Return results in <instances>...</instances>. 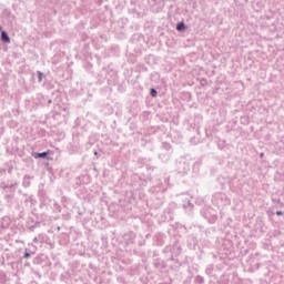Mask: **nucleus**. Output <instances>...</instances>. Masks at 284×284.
<instances>
[{
	"label": "nucleus",
	"instance_id": "39448f33",
	"mask_svg": "<svg viewBox=\"0 0 284 284\" xmlns=\"http://www.w3.org/2000/svg\"><path fill=\"white\" fill-rule=\"evenodd\" d=\"M276 214H277V216H282V215H283V212L277 211Z\"/></svg>",
	"mask_w": 284,
	"mask_h": 284
},
{
	"label": "nucleus",
	"instance_id": "7ed1b4c3",
	"mask_svg": "<svg viewBox=\"0 0 284 284\" xmlns=\"http://www.w3.org/2000/svg\"><path fill=\"white\" fill-rule=\"evenodd\" d=\"M176 30H178V32H182V30H185V23H183V22L178 23Z\"/></svg>",
	"mask_w": 284,
	"mask_h": 284
},
{
	"label": "nucleus",
	"instance_id": "20e7f679",
	"mask_svg": "<svg viewBox=\"0 0 284 284\" xmlns=\"http://www.w3.org/2000/svg\"><path fill=\"white\" fill-rule=\"evenodd\" d=\"M158 92L155 89H151V97L156 98Z\"/></svg>",
	"mask_w": 284,
	"mask_h": 284
},
{
	"label": "nucleus",
	"instance_id": "423d86ee",
	"mask_svg": "<svg viewBox=\"0 0 284 284\" xmlns=\"http://www.w3.org/2000/svg\"><path fill=\"white\" fill-rule=\"evenodd\" d=\"M28 256H30V254H26V257L28 258Z\"/></svg>",
	"mask_w": 284,
	"mask_h": 284
},
{
	"label": "nucleus",
	"instance_id": "f257e3e1",
	"mask_svg": "<svg viewBox=\"0 0 284 284\" xmlns=\"http://www.w3.org/2000/svg\"><path fill=\"white\" fill-rule=\"evenodd\" d=\"M49 154H52V151L49 150L42 153H33V156L36 159H45L47 156H49Z\"/></svg>",
	"mask_w": 284,
	"mask_h": 284
},
{
	"label": "nucleus",
	"instance_id": "6e6552de",
	"mask_svg": "<svg viewBox=\"0 0 284 284\" xmlns=\"http://www.w3.org/2000/svg\"><path fill=\"white\" fill-rule=\"evenodd\" d=\"M0 30H1V27H0Z\"/></svg>",
	"mask_w": 284,
	"mask_h": 284
},
{
	"label": "nucleus",
	"instance_id": "f03ea898",
	"mask_svg": "<svg viewBox=\"0 0 284 284\" xmlns=\"http://www.w3.org/2000/svg\"><path fill=\"white\" fill-rule=\"evenodd\" d=\"M1 37H2V41H4V43H10V37H8V33H6V31L1 32Z\"/></svg>",
	"mask_w": 284,
	"mask_h": 284
},
{
	"label": "nucleus",
	"instance_id": "0eeeda50",
	"mask_svg": "<svg viewBox=\"0 0 284 284\" xmlns=\"http://www.w3.org/2000/svg\"><path fill=\"white\" fill-rule=\"evenodd\" d=\"M261 156H263V153L261 154Z\"/></svg>",
	"mask_w": 284,
	"mask_h": 284
}]
</instances>
